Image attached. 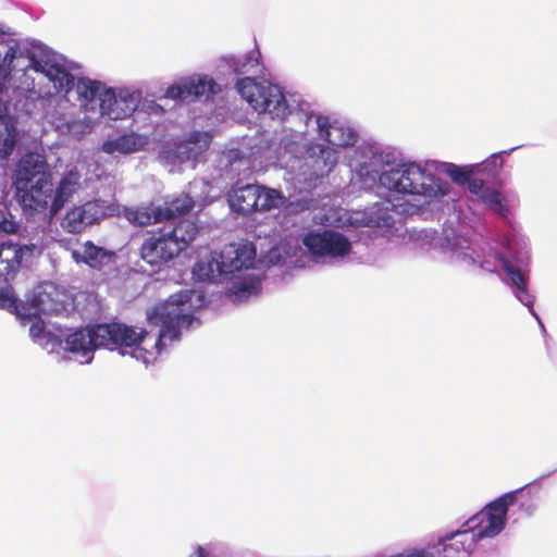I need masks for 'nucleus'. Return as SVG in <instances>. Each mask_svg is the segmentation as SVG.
<instances>
[{"label": "nucleus", "mask_w": 557, "mask_h": 557, "mask_svg": "<svg viewBox=\"0 0 557 557\" xmlns=\"http://www.w3.org/2000/svg\"><path fill=\"white\" fill-rule=\"evenodd\" d=\"M13 196L23 214L55 218L81 186V174L70 170L57 185L45 156L27 152L17 161L11 175Z\"/></svg>", "instance_id": "f257e3e1"}, {"label": "nucleus", "mask_w": 557, "mask_h": 557, "mask_svg": "<svg viewBox=\"0 0 557 557\" xmlns=\"http://www.w3.org/2000/svg\"><path fill=\"white\" fill-rule=\"evenodd\" d=\"M150 325L160 326L158 338L154 343V351L146 350L141 344L148 332L136 330L121 322L100 323L94 325V335L97 338L98 347L110 350H119L120 354H129L137 360L149 363L156 355H160L165 347L164 341H177L181 335V327H189L193 323L190 314L183 313V309L172 300L153 307L147 313Z\"/></svg>", "instance_id": "f03ea898"}, {"label": "nucleus", "mask_w": 557, "mask_h": 557, "mask_svg": "<svg viewBox=\"0 0 557 557\" xmlns=\"http://www.w3.org/2000/svg\"><path fill=\"white\" fill-rule=\"evenodd\" d=\"M523 496V490H518L504 494L486 505L462 525V530L446 536L450 543L444 545V552L455 549L469 553L476 540L494 537L499 534L505 528L509 506L519 502L522 504Z\"/></svg>", "instance_id": "7ed1b4c3"}, {"label": "nucleus", "mask_w": 557, "mask_h": 557, "mask_svg": "<svg viewBox=\"0 0 557 557\" xmlns=\"http://www.w3.org/2000/svg\"><path fill=\"white\" fill-rule=\"evenodd\" d=\"M380 183L389 190L400 194L432 197L440 191L435 176L416 163L401 164L399 168L383 172L380 175Z\"/></svg>", "instance_id": "20e7f679"}, {"label": "nucleus", "mask_w": 557, "mask_h": 557, "mask_svg": "<svg viewBox=\"0 0 557 557\" xmlns=\"http://www.w3.org/2000/svg\"><path fill=\"white\" fill-rule=\"evenodd\" d=\"M236 89L258 113L268 112L273 119H284L288 113L287 100L275 84L258 83L255 78L244 77L237 81Z\"/></svg>", "instance_id": "39448f33"}, {"label": "nucleus", "mask_w": 557, "mask_h": 557, "mask_svg": "<svg viewBox=\"0 0 557 557\" xmlns=\"http://www.w3.org/2000/svg\"><path fill=\"white\" fill-rule=\"evenodd\" d=\"M195 201L188 195H180L164 203V206H141L136 208H125L124 218L135 226H149L165 221L174 220L187 214L193 210Z\"/></svg>", "instance_id": "423d86ee"}, {"label": "nucleus", "mask_w": 557, "mask_h": 557, "mask_svg": "<svg viewBox=\"0 0 557 557\" xmlns=\"http://www.w3.org/2000/svg\"><path fill=\"white\" fill-rule=\"evenodd\" d=\"M283 196L280 191L255 184L234 187L227 196L232 210L249 214L256 211H269L281 205Z\"/></svg>", "instance_id": "0eeeda50"}, {"label": "nucleus", "mask_w": 557, "mask_h": 557, "mask_svg": "<svg viewBox=\"0 0 557 557\" xmlns=\"http://www.w3.org/2000/svg\"><path fill=\"white\" fill-rule=\"evenodd\" d=\"M0 307L14 312L21 320H30L58 310L51 293L41 285L34 288L25 301H21L8 290H0Z\"/></svg>", "instance_id": "6e6552de"}, {"label": "nucleus", "mask_w": 557, "mask_h": 557, "mask_svg": "<svg viewBox=\"0 0 557 557\" xmlns=\"http://www.w3.org/2000/svg\"><path fill=\"white\" fill-rule=\"evenodd\" d=\"M74 86L76 87L81 100L91 102L99 99L102 114H107L112 120L124 119L134 110V108L127 106V110H123L122 113L115 111L114 107L117 106L121 100L115 97L112 89H104L100 82L90 78H79Z\"/></svg>", "instance_id": "1a4fd4ad"}, {"label": "nucleus", "mask_w": 557, "mask_h": 557, "mask_svg": "<svg viewBox=\"0 0 557 557\" xmlns=\"http://www.w3.org/2000/svg\"><path fill=\"white\" fill-rule=\"evenodd\" d=\"M304 246L315 257H345L350 252L348 238L335 231L309 232L302 238Z\"/></svg>", "instance_id": "9d476101"}, {"label": "nucleus", "mask_w": 557, "mask_h": 557, "mask_svg": "<svg viewBox=\"0 0 557 557\" xmlns=\"http://www.w3.org/2000/svg\"><path fill=\"white\" fill-rule=\"evenodd\" d=\"M140 258L152 267H160L178 256V248L168 236L165 230L160 227L158 231L148 233L139 248Z\"/></svg>", "instance_id": "9b49d317"}, {"label": "nucleus", "mask_w": 557, "mask_h": 557, "mask_svg": "<svg viewBox=\"0 0 557 557\" xmlns=\"http://www.w3.org/2000/svg\"><path fill=\"white\" fill-rule=\"evenodd\" d=\"M220 91V86L213 78L207 76L184 78L171 85L165 91L166 98L193 102L201 98L209 99Z\"/></svg>", "instance_id": "f8f14e48"}, {"label": "nucleus", "mask_w": 557, "mask_h": 557, "mask_svg": "<svg viewBox=\"0 0 557 557\" xmlns=\"http://www.w3.org/2000/svg\"><path fill=\"white\" fill-rule=\"evenodd\" d=\"M104 216L102 207L97 201H86L71 207L61 219V227L69 234H82L89 226Z\"/></svg>", "instance_id": "ddd939ff"}, {"label": "nucleus", "mask_w": 557, "mask_h": 557, "mask_svg": "<svg viewBox=\"0 0 557 557\" xmlns=\"http://www.w3.org/2000/svg\"><path fill=\"white\" fill-rule=\"evenodd\" d=\"M257 252L252 244L235 245L231 244L220 252L222 259V273L233 274L242 269L253 267Z\"/></svg>", "instance_id": "4468645a"}, {"label": "nucleus", "mask_w": 557, "mask_h": 557, "mask_svg": "<svg viewBox=\"0 0 557 557\" xmlns=\"http://www.w3.org/2000/svg\"><path fill=\"white\" fill-rule=\"evenodd\" d=\"M98 347L94 335V326L78 329L70 333L64 339V350L84 358L82 362L89 363L94 358V351Z\"/></svg>", "instance_id": "2eb2a0df"}, {"label": "nucleus", "mask_w": 557, "mask_h": 557, "mask_svg": "<svg viewBox=\"0 0 557 557\" xmlns=\"http://www.w3.org/2000/svg\"><path fill=\"white\" fill-rule=\"evenodd\" d=\"M116 255L112 250L95 245L91 240H87L83 245V251L73 250L72 258L76 262H83L88 267L101 270L115 259Z\"/></svg>", "instance_id": "dca6fc26"}, {"label": "nucleus", "mask_w": 557, "mask_h": 557, "mask_svg": "<svg viewBox=\"0 0 557 557\" xmlns=\"http://www.w3.org/2000/svg\"><path fill=\"white\" fill-rule=\"evenodd\" d=\"M319 135L329 145L335 147L354 146L356 143V134L350 129H345L343 126H337L330 123L327 116L319 115L317 117Z\"/></svg>", "instance_id": "f3484780"}, {"label": "nucleus", "mask_w": 557, "mask_h": 557, "mask_svg": "<svg viewBox=\"0 0 557 557\" xmlns=\"http://www.w3.org/2000/svg\"><path fill=\"white\" fill-rule=\"evenodd\" d=\"M163 230L178 248V255L196 239L198 234L197 224L188 219L181 220L174 226L164 225Z\"/></svg>", "instance_id": "a211bd4d"}, {"label": "nucleus", "mask_w": 557, "mask_h": 557, "mask_svg": "<svg viewBox=\"0 0 557 557\" xmlns=\"http://www.w3.org/2000/svg\"><path fill=\"white\" fill-rule=\"evenodd\" d=\"M16 244L0 240V284L14 280L18 271V253Z\"/></svg>", "instance_id": "6ab92c4d"}, {"label": "nucleus", "mask_w": 557, "mask_h": 557, "mask_svg": "<svg viewBox=\"0 0 557 557\" xmlns=\"http://www.w3.org/2000/svg\"><path fill=\"white\" fill-rule=\"evenodd\" d=\"M146 144V138L140 135L133 133L124 134L115 139L106 140L101 146V150L109 154L115 152L129 154L141 150Z\"/></svg>", "instance_id": "aec40b11"}, {"label": "nucleus", "mask_w": 557, "mask_h": 557, "mask_svg": "<svg viewBox=\"0 0 557 557\" xmlns=\"http://www.w3.org/2000/svg\"><path fill=\"white\" fill-rule=\"evenodd\" d=\"M502 262L503 270L510 278L512 286H515V292L518 298L524 305H531L532 301L530 300V295L527 289V284L522 271L519 268L515 267L508 259H503Z\"/></svg>", "instance_id": "412c9836"}, {"label": "nucleus", "mask_w": 557, "mask_h": 557, "mask_svg": "<svg viewBox=\"0 0 557 557\" xmlns=\"http://www.w3.org/2000/svg\"><path fill=\"white\" fill-rule=\"evenodd\" d=\"M222 259L212 258L211 260H199L195 263L193 273L199 281H212L215 277V273L220 275H227V273H222Z\"/></svg>", "instance_id": "4be33fe9"}, {"label": "nucleus", "mask_w": 557, "mask_h": 557, "mask_svg": "<svg viewBox=\"0 0 557 557\" xmlns=\"http://www.w3.org/2000/svg\"><path fill=\"white\" fill-rule=\"evenodd\" d=\"M46 76L53 83L57 92H69L75 85V77L60 66H50Z\"/></svg>", "instance_id": "5701e85b"}, {"label": "nucleus", "mask_w": 557, "mask_h": 557, "mask_svg": "<svg viewBox=\"0 0 557 557\" xmlns=\"http://www.w3.org/2000/svg\"><path fill=\"white\" fill-rule=\"evenodd\" d=\"M446 174L454 183L463 185L470 181L471 176H473L474 170L472 166H458L455 164H449L446 169Z\"/></svg>", "instance_id": "b1692460"}, {"label": "nucleus", "mask_w": 557, "mask_h": 557, "mask_svg": "<svg viewBox=\"0 0 557 557\" xmlns=\"http://www.w3.org/2000/svg\"><path fill=\"white\" fill-rule=\"evenodd\" d=\"M17 54H22L20 49L16 47H9L5 51L2 61L0 62V77L7 78L12 71L15 70V65L13 64L14 59Z\"/></svg>", "instance_id": "393cba45"}, {"label": "nucleus", "mask_w": 557, "mask_h": 557, "mask_svg": "<svg viewBox=\"0 0 557 557\" xmlns=\"http://www.w3.org/2000/svg\"><path fill=\"white\" fill-rule=\"evenodd\" d=\"M481 199L484 203L490 206V208L498 213H503L505 207L502 200V194L495 189L486 188L481 194Z\"/></svg>", "instance_id": "a878e982"}, {"label": "nucleus", "mask_w": 557, "mask_h": 557, "mask_svg": "<svg viewBox=\"0 0 557 557\" xmlns=\"http://www.w3.org/2000/svg\"><path fill=\"white\" fill-rule=\"evenodd\" d=\"M319 150H320L321 158L323 159L324 166H327L329 171H331L337 163L335 150L331 149L330 147H324V146L319 147Z\"/></svg>", "instance_id": "bb28decb"}, {"label": "nucleus", "mask_w": 557, "mask_h": 557, "mask_svg": "<svg viewBox=\"0 0 557 557\" xmlns=\"http://www.w3.org/2000/svg\"><path fill=\"white\" fill-rule=\"evenodd\" d=\"M20 224L17 221L10 216L3 215L0 220V231L7 234H14L18 231Z\"/></svg>", "instance_id": "cd10ccee"}, {"label": "nucleus", "mask_w": 557, "mask_h": 557, "mask_svg": "<svg viewBox=\"0 0 557 557\" xmlns=\"http://www.w3.org/2000/svg\"><path fill=\"white\" fill-rule=\"evenodd\" d=\"M40 317L30 319L34 321L29 327V334L35 339L42 338L46 331L45 322Z\"/></svg>", "instance_id": "c85d7f7f"}, {"label": "nucleus", "mask_w": 557, "mask_h": 557, "mask_svg": "<svg viewBox=\"0 0 557 557\" xmlns=\"http://www.w3.org/2000/svg\"><path fill=\"white\" fill-rule=\"evenodd\" d=\"M16 248L20 250L18 255V268L21 267L22 260L25 256H33L35 252L40 253V249L36 244L28 245H18L16 244Z\"/></svg>", "instance_id": "c756f323"}, {"label": "nucleus", "mask_w": 557, "mask_h": 557, "mask_svg": "<svg viewBox=\"0 0 557 557\" xmlns=\"http://www.w3.org/2000/svg\"><path fill=\"white\" fill-rule=\"evenodd\" d=\"M467 184L468 189L472 194L479 195L480 193L482 194L484 190V181L481 178H474L473 176H471L470 181H468Z\"/></svg>", "instance_id": "7c9ffc66"}, {"label": "nucleus", "mask_w": 557, "mask_h": 557, "mask_svg": "<svg viewBox=\"0 0 557 557\" xmlns=\"http://www.w3.org/2000/svg\"><path fill=\"white\" fill-rule=\"evenodd\" d=\"M505 154H508V152L507 151H502L499 153L492 154L490 157V159L485 162L486 166L488 164H493L494 168H502Z\"/></svg>", "instance_id": "2f4dec72"}, {"label": "nucleus", "mask_w": 557, "mask_h": 557, "mask_svg": "<svg viewBox=\"0 0 557 557\" xmlns=\"http://www.w3.org/2000/svg\"><path fill=\"white\" fill-rule=\"evenodd\" d=\"M198 137H199V134H194L190 136L189 141L196 143V141H198Z\"/></svg>", "instance_id": "473e14b6"}, {"label": "nucleus", "mask_w": 557, "mask_h": 557, "mask_svg": "<svg viewBox=\"0 0 557 557\" xmlns=\"http://www.w3.org/2000/svg\"><path fill=\"white\" fill-rule=\"evenodd\" d=\"M202 550H203V549H202V547H199V548H198V552H199L200 554L202 553Z\"/></svg>", "instance_id": "72a5a7b5"}]
</instances>
